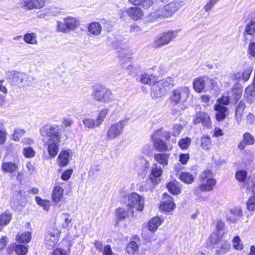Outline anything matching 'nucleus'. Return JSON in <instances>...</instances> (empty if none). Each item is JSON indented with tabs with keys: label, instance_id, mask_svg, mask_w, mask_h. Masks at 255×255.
<instances>
[{
	"label": "nucleus",
	"instance_id": "obj_64",
	"mask_svg": "<svg viewBox=\"0 0 255 255\" xmlns=\"http://www.w3.org/2000/svg\"><path fill=\"white\" fill-rule=\"evenodd\" d=\"M51 255H68V254L65 250L58 248L54 250Z\"/></svg>",
	"mask_w": 255,
	"mask_h": 255
},
{
	"label": "nucleus",
	"instance_id": "obj_29",
	"mask_svg": "<svg viewBox=\"0 0 255 255\" xmlns=\"http://www.w3.org/2000/svg\"><path fill=\"white\" fill-rule=\"evenodd\" d=\"M116 214L119 218L124 219L130 216H132L133 211L129 208V209L120 208L116 210Z\"/></svg>",
	"mask_w": 255,
	"mask_h": 255
},
{
	"label": "nucleus",
	"instance_id": "obj_61",
	"mask_svg": "<svg viewBox=\"0 0 255 255\" xmlns=\"http://www.w3.org/2000/svg\"><path fill=\"white\" fill-rule=\"evenodd\" d=\"M248 54L250 56L255 58V42H251L248 47Z\"/></svg>",
	"mask_w": 255,
	"mask_h": 255
},
{
	"label": "nucleus",
	"instance_id": "obj_8",
	"mask_svg": "<svg viewBox=\"0 0 255 255\" xmlns=\"http://www.w3.org/2000/svg\"><path fill=\"white\" fill-rule=\"evenodd\" d=\"M92 96L94 100L105 103H109L114 100V96L112 92L106 88L94 91Z\"/></svg>",
	"mask_w": 255,
	"mask_h": 255
},
{
	"label": "nucleus",
	"instance_id": "obj_32",
	"mask_svg": "<svg viewBox=\"0 0 255 255\" xmlns=\"http://www.w3.org/2000/svg\"><path fill=\"white\" fill-rule=\"evenodd\" d=\"M205 87V81L203 77L195 79L193 82V88L195 91L200 93Z\"/></svg>",
	"mask_w": 255,
	"mask_h": 255
},
{
	"label": "nucleus",
	"instance_id": "obj_16",
	"mask_svg": "<svg viewBox=\"0 0 255 255\" xmlns=\"http://www.w3.org/2000/svg\"><path fill=\"white\" fill-rule=\"evenodd\" d=\"M243 216L242 211L241 208H234L232 209L229 213L226 215L227 219L232 223H235Z\"/></svg>",
	"mask_w": 255,
	"mask_h": 255
},
{
	"label": "nucleus",
	"instance_id": "obj_31",
	"mask_svg": "<svg viewBox=\"0 0 255 255\" xmlns=\"http://www.w3.org/2000/svg\"><path fill=\"white\" fill-rule=\"evenodd\" d=\"M154 146L155 148L160 151H168L171 149L166 143L159 138H156L153 141Z\"/></svg>",
	"mask_w": 255,
	"mask_h": 255
},
{
	"label": "nucleus",
	"instance_id": "obj_12",
	"mask_svg": "<svg viewBox=\"0 0 255 255\" xmlns=\"http://www.w3.org/2000/svg\"><path fill=\"white\" fill-rule=\"evenodd\" d=\"M162 174V170L156 164H154L151 168V173L149 178V181L153 185H155L160 182V177Z\"/></svg>",
	"mask_w": 255,
	"mask_h": 255
},
{
	"label": "nucleus",
	"instance_id": "obj_13",
	"mask_svg": "<svg viewBox=\"0 0 255 255\" xmlns=\"http://www.w3.org/2000/svg\"><path fill=\"white\" fill-rule=\"evenodd\" d=\"M164 201L161 203L160 208L165 212H170L175 207V205L173 201V198L169 196L167 193L163 194Z\"/></svg>",
	"mask_w": 255,
	"mask_h": 255
},
{
	"label": "nucleus",
	"instance_id": "obj_60",
	"mask_svg": "<svg viewBox=\"0 0 255 255\" xmlns=\"http://www.w3.org/2000/svg\"><path fill=\"white\" fill-rule=\"evenodd\" d=\"M23 6L27 9L31 10L34 9L33 0H25L21 2Z\"/></svg>",
	"mask_w": 255,
	"mask_h": 255
},
{
	"label": "nucleus",
	"instance_id": "obj_41",
	"mask_svg": "<svg viewBox=\"0 0 255 255\" xmlns=\"http://www.w3.org/2000/svg\"><path fill=\"white\" fill-rule=\"evenodd\" d=\"M222 234H212L209 240L211 243V246H212V248H214L216 245H218L220 242H222V240H221Z\"/></svg>",
	"mask_w": 255,
	"mask_h": 255
},
{
	"label": "nucleus",
	"instance_id": "obj_62",
	"mask_svg": "<svg viewBox=\"0 0 255 255\" xmlns=\"http://www.w3.org/2000/svg\"><path fill=\"white\" fill-rule=\"evenodd\" d=\"M245 93L247 95L252 97L255 96V84L249 85L246 89Z\"/></svg>",
	"mask_w": 255,
	"mask_h": 255
},
{
	"label": "nucleus",
	"instance_id": "obj_27",
	"mask_svg": "<svg viewBox=\"0 0 255 255\" xmlns=\"http://www.w3.org/2000/svg\"><path fill=\"white\" fill-rule=\"evenodd\" d=\"M129 3L134 6H140L144 8H148L153 3L152 0H128Z\"/></svg>",
	"mask_w": 255,
	"mask_h": 255
},
{
	"label": "nucleus",
	"instance_id": "obj_37",
	"mask_svg": "<svg viewBox=\"0 0 255 255\" xmlns=\"http://www.w3.org/2000/svg\"><path fill=\"white\" fill-rule=\"evenodd\" d=\"M36 37V34L35 33H26L23 36V40L28 44H37Z\"/></svg>",
	"mask_w": 255,
	"mask_h": 255
},
{
	"label": "nucleus",
	"instance_id": "obj_25",
	"mask_svg": "<svg viewBox=\"0 0 255 255\" xmlns=\"http://www.w3.org/2000/svg\"><path fill=\"white\" fill-rule=\"evenodd\" d=\"M153 158L159 164L165 166L168 164L169 154L165 153H156L154 154Z\"/></svg>",
	"mask_w": 255,
	"mask_h": 255
},
{
	"label": "nucleus",
	"instance_id": "obj_43",
	"mask_svg": "<svg viewBox=\"0 0 255 255\" xmlns=\"http://www.w3.org/2000/svg\"><path fill=\"white\" fill-rule=\"evenodd\" d=\"M191 143V138L188 137L182 138L178 141V145L182 149H188Z\"/></svg>",
	"mask_w": 255,
	"mask_h": 255
},
{
	"label": "nucleus",
	"instance_id": "obj_46",
	"mask_svg": "<svg viewBox=\"0 0 255 255\" xmlns=\"http://www.w3.org/2000/svg\"><path fill=\"white\" fill-rule=\"evenodd\" d=\"M37 203L41 206L44 210L48 211L50 206V202L47 200H43L39 197H35Z\"/></svg>",
	"mask_w": 255,
	"mask_h": 255
},
{
	"label": "nucleus",
	"instance_id": "obj_38",
	"mask_svg": "<svg viewBox=\"0 0 255 255\" xmlns=\"http://www.w3.org/2000/svg\"><path fill=\"white\" fill-rule=\"evenodd\" d=\"M12 218V214L5 212L0 215V226H6L9 224Z\"/></svg>",
	"mask_w": 255,
	"mask_h": 255
},
{
	"label": "nucleus",
	"instance_id": "obj_9",
	"mask_svg": "<svg viewBox=\"0 0 255 255\" xmlns=\"http://www.w3.org/2000/svg\"><path fill=\"white\" fill-rule=\"evenodd\" d=\"M177 32L176 31H169L162 33L154 41V46L155 48H160L168 44L177 36Z\"/></svg>",
	"mask_w": 255,
	"mask_h": 255
},
{
	"label": "nucleus",
	"instance_id": "obj_18",
	"mask_svg": "<svg viewBox=\"0 0 255 255\" xmlns=\"http://www.w3.org/2000/svg\"><path fill=\"white\" fill-rule=\"evenodd\" d=\"M165 90L162 85H159V82L157 81L151 88V96L153 98L161 97L165 93Z\"/></svg>",
	"mask_w": 255,
	"mask_h": 255
},
{
	"label": "nucleus",
	"instance_id": "obj_21",
	"mask_svg": "<svg viewBox=\"0 0 255 255\" xmlns=\"http://www.w3.org/2000/svg\"><path fill=\"white\" fill-rule=\"evenodd\" d=\"M64 193V189L59 185H56L52 192V199L54 202L58 203L62 198Z\"/></svg>",
	"mask_w": 255,
	"mask_h": 255
},
{
	"label": "nucleus",
	"instance_id": "obj_24",
	"mask_svg": "<svg viewBox=\"0 0 255 255\" xmlns=\"http://www.w3.org/2000/svg\"><path fill=\"white\" fill-rule=\"evenodd\" d=\"M157 81V78L152 74H144L140 76V81L144 84H148L149 85H153Z\"/></svg>",
	"mask_w": 255,
	"mask_h": 255
},
{
	"label": "nucleus",
	"instance_id": "obj_52",
	"mask_svg": "<svg viewBox=\"0 0 255 255\" xmlns=\"http://www.w3.org/2000/svg\"><path fill=\"white\" fill-rule=\"evenodd\" d=\"M213 179L211 172L207 170L202 172L200 176V180L201 182H205L207 179Z\"/></svg>",
	"mask_w": 255,
	"mask_h": 255
},
{
	"label": "nucleus",
	"instance_id": "obj_7",
	"mask_svg": "<svg viewBox=\"0 0 255 255\" xmlns=\"http://www.w3.org/2000/svg\"><path fill=\"white\" fill-rule=\"evenodd\" d=\"M189 89L186 87H181L172 91L170 100L171 104L176 105L180 102H184L189 97Z\"/></svg>",
	"mask_w": 255,
	"mask_h": 255
},
{
	"label": "nucleus",
	"instance_id": "obj_47",
	"mask_svg": "<svg viewBox=\"0 0 255 255\" xmlns=\"http://www.w3.org/2000/svg\"><path fill=\"white\" fill-rule=\"evenodd\" d=\"M255 33V24L251 21L246 27L244 34L253 35Z\"/></svg>",
	"mask_w": 255,
	"mask_h": 255
},
{
	"label": "nucleus",
	"instance_id": "obj_49",
	"mask_svg": "<svg viewBox=\"0 0 255 255\" xmlns=\"http://www.w3.org/2000/svg\"><path fill=\"white\" fill-rule=\"evenodd\" d=\"M23 154L26 158H32L35 156V151L32 147H27L23 148Z\"/></svg>",
	"mask_w": 255,
	"mask_h": 255
},
{
	"label": "nucleus",
	"instance_id": "obj_35",
	"mask_svg": "<svg viewBox=\"0 0 255 255\" xmlns=\"http://www.w3.org/2000/svg\"><path fill=\"white\" fill-rule=\"evenodd\" d=\"M158 81L159 82V85H162L165 91L174 85V80L171 77H167Z\"/></svg>",
	"mask_w": 255,
	"mask_h": 255
},
{
	"label": "nucleus",
	"instance_id": "obj_1",
	"mask_svg": "<svg viewBox=\"0 0 255 255\" xmlns=\"http://www.w3.org/2000/svg\"><path fill=\"white\" fill-rule=\"evenodd\" d=\"M184 4V1L181 0L172 1L163 7H159L155 11V15L163 17L171 16L174 13L179 10Z\"/></svg>",
	"mask_w": 255,
	"mask_h": 255
},
{
	"label": "nucleus",
	"instance_id": "obj_30",
	"mask_svg": "<svg viewBox=\"0 0 255 255\" xmlns=\"http://www.w3.org/2000/svg\"><path fill=\"white\" fill-rule=\"evenodd\" d=\"M64 21L66 23L69 31L76 28L79 25V21L73 17H66L64 19Z\"/></svg>",
	"mask_w": 255,
	"mask_h": 255
},
{
	"label": "nucleus",
	"instance_id": "obj_59",
	"mask_svg": "<svg viewBox=\"0 0 255 255\" xmlns=\"http://www.w3.org/2000/svg\"><path fill=\"white\" fill-rule=\"evenodd\" d=\"M230 99L229 96L224 95L218 100V104L221 105H228L230 103Z\"/></svg>",
	"mask_w": 255,
	"mask_h": 255
},
{
	"label": "nucleus",
	"instance_id": "obj_53",
	"mask_svg": "<svg viewBox=\"0 0 255 255\" xmlns=\"http://www.w3.org/2000/svg\"><path fill=\"white\" fill-rule=\"evenodd\" d=\"M74 123V120L71 117H65L62 119V127H70Z\"/></svg>",
	"mask_w": 255,
	"mask_h": 255
},
{
	"label": "nucleus",
	"instance_id": "obj_44",
	"mask_svg": "<svg viewBox=\"0 0 255 255\" xmlns=\"http://www.w3.org/2000/svg\"><path fill=\"white\" fill-rule=\"evenodd\" d=\"M179 179L186 183L190 184L193 181L194 177L191 173L185 172L180 174Z\"/></svg>",
	"mask_w": 255,
	"mask_h": 255
},
{
	"label": "nucleus",
	"instance_id": "obj_10",
	"mask_svg": "<svg viewBox=\"0 0 255 255\" xmlns=\"http://www.w3.org/2000/svg\"><path fill=\"white\" fill-rule=\"evenodd\" d=\"M60 237V232L57 228L52 229L45 237V244L48 249H53L56 245Z\"/></svg>",
	"mask_w": 255,
	"mask_h": 255
},
{
	"label": "nucleus",
	"instance_id": "obj_45",
	"mask_svg": "<svg viewBox=\"0 0 255 255\" xmlns=\"http://www.w3.org/2000/svg\"><path fill=\"white\" fill-rule=\"evenodd\" d=\"M62 218L63 219L64 223L62 224L63 228L68 229L70 227V224L72 222V219L70 218V214L68 213H64L61 216Z\"/></svg>",
	"mask_w": 255,
	"mask_h": 255
},
{
	"label": "nucleus",
	"instance_id": "obj_56",
	"mask_svg": "<svg viewBox=\"0 0 255 255\" xmlns=\"http://www.w3.org/2000/svg\"><path fill=\"white\" fill-rule=\"evenodd\" d=\"M57 30L58 32H62L64 33H67L69 32L68 29L64 21V22L57 21Z\"/></svg>",
	"mask_w": 255,
	"mask_h": 255
},
{
	"label": "nucleus",
	"instance_id": "obj_26",
	"mask_svg": "<svg viewBox=\"0 0 255 255\" xmlns=\"http://www.w3.org/2000/svg\"><path fill=\"white\" fill-rule=\"evenodd\" d=\"M216 181L215 179H207L205 182H202L199 185V188L202 191H210L215 185Z\"/></svg>",
	"mask_w": 255,
	"mask_h": 255
},
{
	"label": "nucleus",
	"instance_id": "obj_42",
	"mask_svg": "<svg viewBox=\"0 0 255 255\" xmlns=\"http://www.w3.org/2000/svg\"><path fill=\"white\" fill-rule=\"evenodd\" d=\"M248 173L245 170H240L236 172V179L240 182H244L247 178Z\"/></svg>",
	"mask_w": 255,
	"mask_h": 255
},
{
	"label": "nucleus",
	"instance_id": "obj_5",
	"mask_svg": "<svg viewBox=\"0 0 255 255\" xmlns=\"http://www.w3.org/2000/svg\"><path fill=\"white\" fill-rule=\"evenodd\" d=\"M109 111V109L104 108L99 112L96 119L90 118H84L83 120V125L85 128L89 129H93L99 127L106 119Z\"/></svg>",
	"mask_w": 255,
	"mask_h": 255
},
{
	"label": "nucleus",
	"instance_id": "obj_54",
	"mask_svg": "<svg viewBox=\"0 0 255 255\" xmlns=\"http://www.w3.org/2000/svg\"><path fill=\"white\" fill-rule=\"evenodd\" d=\"M233 246L234 248L236 250H241L243 249V244L241 243V240L238 237H235L233 240Z\"/></svg>",
	"mask_w": 255,
	"mask_h": 255
},
{
	"label": "nucleus",
	"instance_id": "obj_3",
	"mask_svg": "<svg viewBox=\"0 0 255 255\" xmlns=\"http://www.w3.org/2000/svg\"><path fill=\"white\" fill-rule=\"evenodd\" d=\"M124 202L127 207L131 210L142 211L144 206V199L136 193H131L125 196Z\"/></svg>",
	"mask_w": 255,
	"mask_h": 255
},
{
	"label": "nucleus",
	"instance_id": "obj_39",
	"mask_svg": "<svg viewBox=\"0 0 255 255\" xmlns=\"http://www.w3.org/2000/svg\"><path fill=\"white\" fill-rule=\"evenodd\" d=\"M201 146L205 150H209L211 146V139L209 135H205L201 138Z\"/></svg>",
	"mask_w": 255,
	"mask_h": 255
},
{
	"label": "nucleus",
	"instance_id": "obj_40",
	"mask_svg": "<svg viewBox=\"0 0 255 255\" xmlns=\"http://www.w3.org/2000/svg\"><path fill=\"white\" fill-rule=\"evenodd\" d=\"M31 239V233L29 232H24L16 237L17 241L21 243H29Z\"/></svg>",
	"mask_w": 255,
	"mask_h": 255
},
{
	"label": "nucleus",
	"instance_id": "obj_6",
	"mask_svg": "<svg viewBox=\"0 0 255 255\" xmlns=\"http://www.w3.org/2000/svg\"><path fill=\"white\" fill-rule=\"evenodd\" d=\"M126 125V122L125 120H121L111 125L106 134L107 140H114L120 136L123 133Z\"/></svg>",
	"mask_w": 255,
	"mask_h": 255
},
{
	"label": "nucleus",
	"instance_id": "obj_2",
	"mask_svg": "<svg viewBox=\"0 0 255 255\" xmlns=\"http://www.w3.org/2000/svg\"><path fill=\"white\" fill-rule=\"evenodd\" d=\"M184 4V1L181 0L172 1L163 7H159L155 11V15L163 17L171 16L174 13L179 10Z\"/></svg>",
	"mask_w": 255,
	"mask_h": 255
},
{
	"label": "nucleus",
	"instance_id": "obj_19",
	"mask_svg": "<svg viewBox=\"0 0 255 255\" xmlns=\"http://www.w3.org/2000/svg\"><path fill=\"white\" fill-rule=\"evenodd\" d=\"M1 169L4 172L13 174L15 173L18 169L17 164L11 162H5L2 164Z\"/></svg>",
	"mask_w": 255,
	"mask_h": 255
},
{
	"label": "nucleus",
	"instance_id": "obj_51",
	"mask_svg": "<svg viewBox=\"0 0 255 255\" xmlns=\"http://www.w3.org/2000/svg\"><path fill=\"white\" fill-rule=\"evenodd\" d=\"M14 251L18 255H25L27 252V248L23 245H18L15 246Z\"/></svg>",
	"mask_w": 255,
	"mask_h": 255
},
{
	"label": "nucleus",
	"instance_id": "obj_48",
	"mask_svg": "<svg viewBox=\"0 0 255 255\" xmlns=\"http://www.w3.org/2000/svg\"><path fill=\"white\" fill-rule=\"evenodd\" d=\"M243 140L248 145H253L254 144L255 141L254 137L249 132H246L244 134Z\"/></svg>",
	"mask_w": 255,
	"mask_h": 255
},
{
	"label": "nucleus",
	"instance_id": "obj_57",
	"mask_svg": "<svg viewBox=\"0 0 255 255\" xmlns=\"http://www.w3.org/2000/svg\"><path fill=\"white\" fill-rule=\"evenodd\" d=\"M183 128V126L181 125L175 124L173 126L172 133L174 136L178 135Z\"/></svg>",
	"mask_w": 255,
	"mask_h": 255
},
{
	"label": "nucleus",
	"instance_id": "obj_36",
	"mask_svg": "<svg viewBox=\"0 0 255 255\" xmlns=\"http://www.w3.org/2000/svg\"><path fill=\"white\" fill-rule=\"evenodd\" d=\"M178 183L176 181L170 182L167 185V187L170 192L174 195H177L180 192V188Z\"/></svg>",
	"mask_w": 255,
	"mask_h": 255
},
{
	"label": "nucleus",
	"instance_id": "obj_50",
	"mask_svg": "<svg viewBox=\"0 0 255 255\" xmlns=\"http://www.w3.org/2000/svg\"><path fill=\"white\" fill-rule=\"evenodd\" d=\"M25 133V130L22 128H17L13 134V139L14 141H19L20 138Z\"/></svg>",
	"mask_w": 255,
	"mask_h": 255
},
{
	"label": "nucleus",
	"instance_id": "obj_28",
	"mask_svg": "<svg viewBox=\"0 0 255 255\" xmlns=\"http://www.w3.org/2000/svg\"><path fill=\"white\" fill-rule=\"evenodd\" d=\"M162 222V220L158 217H155L150 219L148 222V228L149 230L152 232H155L157 230L159 226Z\"/></svg>",
	"mask_w": 255,
	"mask_h": 255
},
{
	"label": "nucleus",
	"instance_id": "obj_34",
	"mask_svg": "<svg viewBox=\"0 0 255 255\" xmlns=\"http://www.w3.org/2000/svg\"><path fill=\"white\" fill-rule=\"evenodd\" d=\"M138 250V247L134 241L130 242L127 248V252L128 255H137Z\"/></svg>",
	"mask_w": 255,
	"mask_h": 255
},
{
	"label": "nucleus",
	"instance_id": "obj_14",
	"mask_svg": "<svg viewBox=\"0 0 255 255\" xmlns=\"http://www.w3.org/2000/svg\"><path fill=\"white\" fill-rule=\"evenodd\" d=\"M34 80V78L32 76L16 72L15 75L14 77V80L13 82L15 83H24L25 84L28 85H29Z\"/></svg>",
	"mask_w": 255,
	"mask_h": 255
},
{
	"label": "nucleus",
	"instance_id": "obj_55",
	"mask_svg": "<svg viewBox=\"0 0 255 255\" xmlns=\"http://www.w3.org/2000/svg\"><path fill=\"white\" fill-rule=\"evenodd\" d=\"M247 208L251 211L255 210V195L249 199L247 202Z\"/></svg>",
	"mask_w": 255,
	"mask_h": 255
},
{
	"label": "nucleus",
	"instance_id": "obj_17",
	"mask_svg": "<svg viewBox=\"0 0 255 255\" xmlns=\"http://www.w3.org/2000/svg\"><path fill=\"white\" fill-rule=\"evenodd\" d=\"M214 109L217 112L216 114V120L219 122L224 120L228 114V108L220 104H215Z\"/></svg>",
	"mask_w": 255,
	"mask_h": 255
},
{
	"label": "nucleus",
	"instance_id": "obj_11",
	"mask_svg": "<svg viewBox=\"0 0 255 255\" xmlns=\"http://www.w3.org/2000/svg\"><path fill=\"white\" fill-rule=\"evenodd\" d=\"M202 123L204 127L210 128L212 125L210 117L204 112H197L194 116L193 124L195 125Z\"/></svg>",
	"mask_w": 255,
	"mask_h": 255
},
{
	"label": "nucleus",
	"instance_id": "obj_33",
	"mask_svg": "<svg viewBox=\"0 0 255 255\" xmlns=\"http://www.w3.org/2000/svg\"><path fill=\"white\" fill-rule=\"evenodd\" d=\"M216 253L218 255H222L228 252L230 249V245L225 241L220 242L217 246Z\"/></svg>",
	"mask_w": 255,
	"mask_h": 255
},
{
	"label": "nucleus",
	"instance_id": "obj_4",
	"mask_svg": "<svg viewBox=\"0 0 255 255\" xmlns=\"http://www.w3.org/2000/svg\"><path fill=\"white\" fill-rule=\"evenodd\" d=\"M60 128L57 125H45L40 129V133L46 142L58 141L61 138Z\"/></svg>",
	"mask_w": 255,
	"mask_h": 255
},
{
	"label": "nucleus",
	"instance_id": "obj_22",
	"mask_svg": "<svg viewBox=\"0 0 255 255\" xmlns=\"http://www.w3.org/2000/svg\"><path fill=\"white\" fill-rule=\"evenodd\" d=\"M88 30L91 34L97 36L101 34L102 27L100 23L98 22H93L88 24Z\"/></svg>",
	"mask_w": 255,
	"mask_h": 255
},
{
	"label": "nucleus",
	"instance_id": "obj_23",
	"mask_svg": "<svg viewBox=\"0 0 255 255\" xmlns=\"http://www.w3.org/2000/svg\"><path fill=\"white\" fill-rule=\"evenodd\" d=\"M69 162V152L66 150L62 151L58 155L57 162L61 167L66 166Z\"/></svg>",
	"mask_w": 255,
	"mask_h": 255
},
{
	"label": "nucleus",
	"instance_id": "obj_58",
	"mask_svg": "<svg viewBox=\"0 0 255 255\" xmlns=\"http://www.w3.org/2000/svg\"><path fill=\"white\" fill-rule=\"evenodd\" d=\"M51 13L50 9L46 8L37 12V17L39 18H44L46 16L50 14Z\"/></svg>",
	"mask_w": 255,
	"mask_h": 255
},
{
	"label": "nucleus",
	"instance_id": "obj_63",
	"mask_svg": "<svg viewBox=\"0 0 255 255\" xmlns=\"http://www.w3.org/2000/svg\"><path fill=\"white\" fill-rule=\"evenodd\" d=\"M246 186L248 190L255 193V181L253 179L249 181Z\"/></svg>",
	"mask_w": 255,
	"mask_h": 255
},
{
	"label": "nucleus",
	"instance_id": "obj_20",
	"mask_svg": "<svg viewBox=\"0 0 255 255\" xmlns=\"http://www.w3.org/2000/svg\"><path fill=\"white\" fill-rule=\"evenodd\" d=\"M60 140V139H59L58 141L47 142L48 153L52 157H54L58 152Z\"/></svg>",
	"mask_w": 255,
	"mask_h": 255
},
{
	"label": "nucleus",
	"instance_id": "obj_15",
	"mask_svg": "<svg viewBox=\"0 0 255 255\" xmlns=\"http://www.w3.org/2000/svg\"><path fill=\"white\" fill-rule=\"evenodd\" d=\"M126 12L128 15L134 20L142 18L144 14L142 10L137 6H130L127 8Z\"/></svg>",
	"mask_w": 255,
	"mask_h": 255
}]
</instances>
